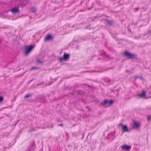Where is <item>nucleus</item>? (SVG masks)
<instances>
[{"label": "nucleus", "mask_w": 151, "mask_h": 151, "mask_svg": "<svg viewBox=\"0 0 151 151\" xmlns=\"http://www.w3.org/2000/svg\"><path fill=\"white\" fill-rule=\"evenodd\" d=\"M123 55L124 56L127 57L129 59L136 58V55H135L128 52L126 50L124 52Z\"/></svg>", "instance_id": "obj_1"}, {"label": "nucleus", "mask_w": 151, "mask_h": 151, "mask_svg": "<svg viewBox=\"0 0 151 151\" xmlns=\"http://www.w3.org/2000/svg\"><path fill=\"white\" fill-rule=\"evenodd\" d=\"M34 47V45H33L25 46L24 47L25 50L24 53L25 54L27 55L28 54Z\"/></svg>", "instance_id": "obj_2"}, {"label": "nucleus", "mask_w": 151, "mask_h": 151, "mask_svg": "<svg viewBox=\"0 0 151 151\" xmlns=\"http://www.w3.org/2000/svg\"><path fill=\"white\" fill-rule=\"evenodd\" d=\"M114 103L113 100H104L103 101L101 102V104L103 105H105L106 104H109V105H112Z\"/></svg>", "instance_id": "obj_3"}, {"label": "nucleus", "mask_w": 151, "mask_h": 151, "mask_svg": "<svg viewBox=\"0 0 151 151\" xmlns=\"http://www.w3.org/2000/svg\"><path fill=\"white\" fill-rule=\"evenodd\" d=\"M69 58V55L68 54H66L64 53L63 57L59 58V60L60 61H62L63 60H66Z\"/></svg>", "instance_id": "obj_4"}, {"label": "nucleus", "mask_w": 151, "mask_h": 151, "mask_svg": "<svg viewBox=\"0 0 151 151\" xmlns=\"http://www.w3.org/2000/svg\"><path fill=\"white\" fill-rule=\"evenodd\" d=\"M119 126L122 127V130L124 132H127L128 131V129L127 126L126 125H124L122 123L119 124Z\"/></svg>", "instance_id": "obj_5"}, {"label": "nucleus", "mask_w": 151, "mask_h": 151, "mask_svg": "<svg viewBox=\"0 0 151 151\" xmlns=\"http://www.w3.org/2000/svg\"><path fill=\"white\" fill-rule=\"evenodd\" d=\"M121 147L122 149L127 151H129L131 147V146L127 145H124L122 146Z\"/></svg>", "instance_id": "obj_6"}, {"label": "nucleus", "mask_w": 151, "mask_h": 151, "mask_svg": "<svg viewBox=\"0 0 151 151\" xmlns=\"http://www.w3.org/2000/svg\"><path fill=\"white\" fill-rule=\"evenodd\" d=\"M19 11V9L18 7H14L10 10V11L14 14L18 13Z\"/></svg>", "instance_id": "obj_7"}, {"label": "nucleus", "mask_w": 151, "mask_h": 151, "mask_svg": "<svg viewBox=\"0 0 151 151\" xmlns=\"http://www.w3.org/2000/svg\"><path fill=\"white\" fill-rule=\"evenodd\" d=\"M101 55L104 56L105 57L108 58L109 60H111L112 58L110 57L109 55H107L105 51H103L102 52Z\"/></svg>", "instance_id": "obj_8"}, {"label": "nucleus", "mask_w": 151, "mask_h": 151, "mask_svg": "<svg viewBox=\"0 0 151 151\" xmlns=\"http://www.w3.org/2000/svg\"><path fill=\"white\" fill-rule=\"evenodd\" d=\"M140 125L139 123L136 121L133 122V127L135 128H137L139 127Z\"/></svg>", "instance_id": "obj_9"}, {"label": "nucleus", "mask_w": 151, "mask_h": 151, "mask_svg": "<svg viewBox=\"0 0 151 151\" xmlns=\"http://www.w3.org/2000/svg\"><path fill=\"white\" fill-rule=\"evenodd\" d=\"M146 95V93L144 91H143L142 93L138 94V96L141 97H143L145 96Z\"/></svg>", "instance_id": "obj_10"}, {"label": "nucleus", "mask_w": 151, "mask_h": 151, "mask_svg": "<svg viewBox=\"0 0 151 151\" xmlns=\"http://www.w3.org/2000/svg\"><path fill=\"white\" fill-rule=\"evenodd\" d=\"M105 20L106 23L108 25H111L112 24V22L110 20L105 19Z\"/></svg>", "instance_id": "obj_11"}, {"label": "nucleus", "mask_w": 151, "mask_h": 151, "mask_svg": "<svg viewBox=\"0 0 151 151\" xmlns=\"http://www.w3.org/2000/svg\"><path fill=\"white\" fill-rule=\"evenodd\" d=\"M80 94L82 95L83 96L82 97V99L83 101H84V97L86 98V94L84 93H83V91H81L80 92Z\"/></svg>", "instance_id": "obj_12"}, {"label": "nucleus", "mask_w": 151, "mask_h": 151, "mask_svg": "<svg viewBox=\"0 0 151 151\" xmlns=\"http://www.w3.org/2000/svg\"><path fill=\"white\" fill-rule=\"evenodd\" d=\"M52 38V36L51 35H48L46 36L45 37V40H49Z\"/></svg>", "instance_id": "obj_13"}, {"label": "nucleus", "mask_w": 151, "mask_h": 151, "mask_svg": "<svg viewBox=\"0 0 151 151\" xmlns=\"http://www.w3.org/2000/svg\"><path fill=\"white\" fill-rule=\"evenodd\" d=\"M113 135L112 132H110L108 134V136L107 137V138L108 139H110L111 138V136Z\"/></svg>", "instance_id": "obj_14"}, {"label": "nucleus", "mask_w": 151, "mask_h": 151, "mask_svg": "<svg viewBox=\"0 0 151 151\" xmlns=\"http://www.w3.org/2000/svg\"><path fill=\"white\" fill-rule=\"evenodd\" d=\"M37 11V9L35 8H32L31 9V12L32 13H35Z\"/></svg>", "instance_id": "obj_15"}, {"label": "nucleus", "mask_w": 151, "mask_h": 151, "mask_svg": "<svg viewBox=\"0 0 151 151\" xmlns=\"http://www.w3.org/2000/svg\"><path fill=\"white\" fill-rule=\"evenodd\" d=\"M31 93H28L24 97V98H27L31 96Z\"/></svg>", "instance_id": "obj_16"}, {"label": "nucleus", "mask_w": 151, "mask_h": 151, "mask_svg": "<svg viewBox=\"0 0 151 151\" xmlns=\"http://www.w3.org/2000/svg\"><path fill=\"white\" fill-rule=\"evenodd\" d=\"M151 119V115H149L148 116L147 119L148 120H150Z\"/></svg>", "instance_id": "obj_17"}, {"label": "nucleus", "mask_w": 151, "mask_h": 151, "mask_svg": "<svg viewBox=\"0 0 151 151\" xmlns=\"http://www.w3.org/2000/svg\"><path fill=\"white\" fill-rule=\"evenodd\" d=\"M34 129H33V128H32V129H30V130H29L28 131V132H32V131H34Z\"/></svg>", "instance_id": "obj_18"}, {"label": "nucleus", "mask_w": 151, "mask_h": 151, "mask_svg": "<svg viewBox=\"0 0 151 151\" xmlns=\"http://www.w3.org/2000/svg\"><path fill=\"white\" fill-rule=\"evenodd\" d=\"M3 100L2 97L0 96V102L2 101Z\"/></svg>", "instance_id": "obj_19"}, {"label": "nucleus", "mask_w": 151, "mask_h": 151, "mask_svg": "<svg viewBox=\"0 0 151 151\" xmlns=\"http://www.w3.org/2000/svg\"><path fill=\"white\" fill-rule=\"evenodd\" d=\"M39 68H38L33 67V68H31V69H30V70H32L34 69H39Z\"/></svg>", "instance_id": "obj_20"}, {"label": "nucleus", "mask_w": 151, "mask_h": 151, "mask_svg": "<svg viewBox=\"0 0 151 151\" xmlns=\"http://www.w3.org/2000/svg\"><path fill=\"white\" fill-rule=\"evenodd\" d=\"M134 9H135V10L136 11H137L138 10H139V8L138 7L136 8H135Z\"/></svg>", "instance_id": "obj_21"}, {"label": "nucleus", "mask_w": 151, "mask_h": 151, "mask_svg": "<svg viewBox=\"0 0 151 151\" xmlns=\"http://www.w3.org/2000/svg\"><path fill=\"white\" fill-rule=\"evenodd\" d=\"M91 27V25H89L87 27V28L88 29H90L91 28L90 27Z\"/></svg>", "instance_id": "obj_22"}, {"label": "nucleus", "mask_w": 151, "mask_h": 151, "mask_svg": "<svg viewBox=\"0 0 151 151\" xmlns=\"http://www.w3.org/2000/svg\"><path fill=\"white\" fill-rule=\"evenodd\" d=\"M147 111H148V110H151V108H150V107L148 108L147 109Z\"/></svg>", "instance_id": "obj_23"}, {"label": "nucleus", "mask_w": 151, "mask_h": 151, "mask_svg": "<svg viewBox=\"0 0 151 151\" xmlns=\"http://www.w3.org/2000/svg\"><path fill=\"white\" fill-rule=\"evenodd\" d=\"M111 81V80L109 79H108L106 80V81L107 82H110Z\"/></svg>", "instance_id": "obj_24"}, {"label": "nucleus", "mask_w": 151, "mask_h": 151, "mask_svg": "<svg viewBox=\"0 0 151 151\" xmlns=\"http://www.w3.org/2000/svg\"><path fill=\"white\" fill-rule=\"evenodd\" d=\"M140 77L139 76H136V78H139Z\"/></svg>", "instance_id": "obj_25"}, {"label": "nucleus", "mask_w": 151, "mask_h": 151, "mask_svg": "<svg viewBox=\"0 0 151 151\" xmlns=\"http://www.w3.org/2000/svg\"><path fill=\"white\" fill-rule=\"evenodd\" d=\"M43 83V82H42V83H40V84H42Z\"/></svg>", "instance_id": "obj_26"}, {"label": "nucleus", "mask_w": 151, "mask_h": 151, "mask_svg": "<svg viewBox=\"0 0 151 151\" xmlns=\"http://www.w3.org/2000/svg\"><path fill=\"white\" fill-rule=\"evenodd\" d=\"M37 62H39V60H37Z\"/></svg>", "instance_id": "obj_27"}, {"label": "nucleus", "mask_w": 151, "mask_h": 151, "mask_svg": "<svg viewBox=\"0 0 151 151\" xmlns=\"http://www.w3.org/2000/svg\"><path fill=\"white\" fill-rule=\"evenodd\" d=\"M100 58H99V59H100Z\"/></svg>", "instance_id": "obj_28"}]
</instances>
